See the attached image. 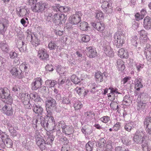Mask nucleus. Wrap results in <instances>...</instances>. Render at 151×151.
<instances>
[{"label":"nucleus","mask_w":151,"mask_h":151,"mask_svg":"<svg viewBox=\"0 0 151 151\" xmlns=\"http://www.w3.org/2000/svg\"><path fill=\"white\" fill-rule=\"evenodd\" d=\"M146 138V136H142L141 133L138 130L134 134L133 141L135 143L141 144L142 149L143 151H148L150 149L149 146L148 140Z\"/></svg>","instance_id":"f257e3e1"},{"label":"nucleus","mask_w":151,"mask_h":151,"mask_svg":"<svg viewBox=\"0 0 151 151\" xmlns=\"http://www.w3.org/2000/svg\"><path fill=\"white\" fill-rule=\"evenodd\" d=\"M114 45L117 48L122 47L124 43L126 38L124 33L122 32H117L114 34Z\"/></svg>","instance_id":"f03ea898"},{"label":"nucleus","mask_w":151,"mask_h":151,"mask_svg":"<svg viewBox=\"0 0 151 151\" xmlns=\"http://www.w3.org/2000/svg\"><path fill=\"white\" fill-rule=\"evenodd\" d=\"M0 98L5 99L4 101V103L10 104L13 102V99L10 94V91L6 88L0 89Z\"/></svg>","instance_id":"7ed1b4c3"},{"label":"nucleus","mask_w":151,"mask_h":151,"mask_svg":"<svg viewBox=\"0 0 151 151\" xmlns=\"http://www.w3.org/2000/svg\"><path fill=\"white\" fill-rule=\"evenodd\" d=\"M47 4L43 1L37 3L32 8L33 11L35 12H40L43 11L46 8Z\"/></svg>","instance_id":"20e7f679"},{"label":"nucleus","mask_w":151,"mask_h":151,"mask_svg":"<svg viewBox=\"0 0 151 151\" xmlns=\"http://www.w3.org/2000/svg\"><path fill=\"white\" fill-rule=\"evenodd\" d=\"M10 72L13 76L19 79H22L24 77L22 70L19 67H13L11 70Z\"/></svg>","instance_id":"39448f33"},{"label":"nucleus","mask_w":151,"mask_h":151,"mask_svg":"<svg viewBox=\"0 0 151 151\" xmlns=\"http://www.w3.org/2000/svg\"><path fill=\"white\" fill-rule=\"evenodd\" d=\"M43 81L40 77H37L34 79L31 84V89L32 90H37L42 85Z\"/></svg>","instance_id":"423d86ee"},{"label":"nucleus","mask_w":151,"mask_h":151,"mask_svg":"<svg viewBox=\"0 0 151 151\" xmlns=\"http://www.w3.org/2000/svg\"><path fill=\"white\" fill-rule=\"evenodd\" d=\"M37 56L40 60L44 61H46L49 59V55L46 50L44 48L39 49Z\"/></svg>","instance_id":"0eeeda50"},{"label":"nucleus","mask_w":151,"mask_h":151,"mask_svg":"<svg viewBox=\"0 0 151 151\" xmlns=\"http://www.w3.org/2000/svg\"><path fill=\"white\" fill-rule=\"evenodd\" d=\"M82 16V14L81 12H76L75 14L71 17V23L73 24H77L81 21V17Z\"/></svg>","instance_id":"6e6552de"},{"label":"nucleus","mask_w":151,"mask_h":151,"mask_svg":"<svg viewBox=\"0 0 151 151\" xmlns=\"http://www.w3.org/2000/svg\"><path fill=\"white\" fill-rule=\"evenodd\" d=\"M11 104L6 103L2 108L3 113L8 116H12L14 112V110L10 106Z\"/></svg>","instance_id":"1a4fd4ad"},{"label":"nucleus","mask_w":151,"mask_h":151,"mask_svg":"<svg viewBox=\"0 0 151 151\" xmlns=\"http://www.w3.org/2000/svg\"><path fill=\"white\" fill-rule=\"evenodd\" d=\"M93 27L100 32H102L105 29L104 24L101 22H95L91 23Z\"/></svg>","instance_id":"9d476101"},{"label":"nucleus","mask_w":151,"mask_h":151,"mask_svg":"<svg viewBox=\"0 0 151 151\" xmlns=\"http://www.w3.org/2000/svg\"><path fill=\"white\" fill-rule=\"evenodd\" d=\"M35 139L37 144L42 150L45 149L46 148V143L42 137L41 136L39 135Z\"/></svg>","instance_id":"9b49d317"},{"label":"nucleus","mask_w":151,"mask_h":151,"mask_svg":"<svg viewBox=\"0 0 151 151\" xmlns=\"http://www.w3.org/2000/svg\"><path fill=\"white\" fill-rule=\"evenodd\" d=\"M144 124L146 128V132L149 135H151V117H147L144 121Z\"/></svg>","instance_id":"f8f14e48"},{"label":"nucleus","mask_w":151,"mask_h":151,"mask_svg":"<svg viewBox=\"0 0 151 151\" xmlns=\"http://www.w3.org/2000/svg\"><path fill=\"white\" fill-rule=\"evenodd\" d=\"M46 108L52 109L56 105L55 100L52 98L47 99L45 101Z\"/></svg>","instance_id":"ddd939ff"},{"label":"nucleus","mask_w":151,"mask_h":151,"mask_svg":"<svg viewBox=\"0 0 151 151\" xmlns=\"http://www.w3.org/2000/svg\"><path fill=\"white\" fill-rule=\"evenodd\" d=\"M87 55L90 58L95 57L97 55V52L95 49L92 47H87L86 50Z\"/></svg>","instance_id":"4468645a"},{"label":"nucleus","mask_w":151,"mask_h":151,"mask_svg":"<svg viewBox=\"0 0 151 151\" xmlns=\"http://www.w3.org/2000/svg\"><path fill=\"white\" fill-rule=\"evenodd\" d=\"M32 110L38 115H42L44 112V109L41 106L35 104L33 105Z\"/></svg>","instance_id":"2eb2a0df"},{"label":"nucleus","mask_w":151,"mask_h":151,"mask_svg":"<svg viewBox=\"0 0 151 151\" xmlns=\"http://www.w3.org/2000/svg\"><path fill=\"white\" fill-rule=\"evenodd\" d=\"M63 15L59 13H55L52 17V22L56 25H59L61 23V19Z\"/></svg>","instance_id":"dca6fc26"},{"label":"nucleus","mask_w":151,"mask_h":151,"mask_svg":"<svg viewBox=\"0 0 151 151\" xmlns=\"http://www.w3.org/2000/svg\"><path fill=\"white\" fill-rule=\"evenodd\" d=\"M8 21L4 19L0 22V34L4 35L7 28Z\"/></svg>","instance_id":"f3484780"},{"label":"nucleus","mask_w":151,"mask_h":151,"mask_svg":"<svg viewBox=\"0 0 151 151\" xmlns=\"http://www.w3.org/2000/svg\"><path fill=\"white\" fill-rule=\"evenodd\" d=\"M144 53L147 60L151 61V46L150 44H147L145 47Z\"/></svg>","instance_id":"a211bd4d"},{"label":"nucleus","mask_w":151,"mask_h":151,"mask_svg":"<svg viewBox=\"0 0 151 151\" xmlns=\"http://www.w3.org/2000/svg\"><path fill=\"white\" fill-rule=\"evenodd\" d=\"M143 26L144 28L147 30L151 27V19L148 16L145 17L144 19Z\"/></svg>","instance_id":"6ab92c4d"},{"label":"nucleus","mask_w":151,"mask_h":151,"mask_svg":"<svg viewBox=\"0 0 151 151\" xmlns=\"http://www.w3.org/2000/svg\"><path fill=\"white\" fill-rule=\"evenodd\" d=\"M0 48L4 52H8L9 51V47L5 41L0 42Z\"/></svg>","instance_id":"aec40b11"},{"label":"nucleus","mask_w":151,"mask_h":151,"mask_svg":"<svg viewBox=\"0 0 151 151\" xmlns=\"http://www.w3.org/2000/svg\"><path fill=\"white\" fill-rule=\"evenodd\" d=\"M63 132L65 133L66 135H70L74 132L73 127L71 126L65 125V127L63 128Z\"/></svg>","instance_id":"412c9836"},{"label":"nucleus","mask_w":151,"mask_h":151,"mask_svg":"<svg viewBox=\"0 0 151 151\" xmlns=\"http://www.w3.org/2000/svg\"><path fill=\"white\" fill-rule=\"evenodd\" d=\"M105 75L101 72L99 71L96 73L95 78L96 81L97 83L102 82L103 81V78L105 77Z\"/></svg>","instance_id":"4be33fe9"},{"label":"nucleus","mask_w":151,"mask_h":151,"mask_svg":"<svg viewBox=\"0 0 151 151\" xmlns=\"http://www.w3.org/2000/svg\"><path fill=\"white\" fill-rule=\"evenodd\" d=\"M65 123L63 121H61L56 124V125L54 126L53 127V130H56L57 131H59L61 129L63 130V128L65 127Z\"/></svg>","instance_id":"5701e85b"},{"label":"nucleus","mask_w":151,"mask_h":151,"mask_svg":"<svg viewBox=\"0 0 151 151\" xmlns=\"http://www.w3.org/2000/svg\"><path fill=\"white\" fill-rule=\"evenodd\" d=\"M142 79L140 78H137L134 81L135 86V89L138 91L140 90V88L143 87V85L141 83Z\"/></svg>","instance_id":"b1692460"},{"label":"nucleus","mask_w":151,"mask_h":151,"mask_svg":"<svg viewBox=\"0 0 151 151\" xmlns=\"http://www.w3.org/2000/svg\"><path fill=\"white\" fill-rule=\"evenodd\" d=\"M104 51L105 53L107 56L110 57L114 56V53L111 47L109 45H107L104 47Z\"/></svg>","instance_id":"393cba45"},{"label":"nucleus","mask_w":151,"mask_h":151,"mask_svg":"<svg viewBox=\"0 0 151 151\" xmlns=\"http://www.w3.org/2000/svg\"><path fill=\"white\" fill-rule=\"evenodd\" d=\"M4 145V149L6 147L7 148H12V147L13 142L12 140L9 137L3 142Z\"/></svg>","instance_id":"a878e982"},{"label":"nucleus","mask_w":151,"mask_h":151,"mask_svg":"<svg viewBox=\"0 0 151 151\" xmlns=\"http://www.w3.org/2000/svg\"><path fill=\"white\" fill-rule=\"evenodd\" d=\"M134 122H132L125 124L124 129L128 132H130L131 129H133L134 127Z\"/></svg>","instance_id":"bb28decb"},{"label":"nucleus","mask_w":151,"mask_h":151,"mask_svg":"<svg viewBox=\"0 0 151 151\" xmlns=\"http://www.w3.org/2000/svg\"><path fill=\"white\" fill-rule=\"evenodd\" d=\"M118 55L121 58H128V54L125 51L124 49H120L118 52Z\"/></svg>","instance_id":"cd10ccee"},{"label":"nucleus","mask_w":151,"mask_h":151,"mask_svg":"<svg viewBox=\"0 0 151 151\" xmlns=\"http://www.w3.org/2000/svg\"><path fill=\"white\" fill-rule=\"evenodd\" d=\"M48 48L50 50H55L57 49L58 46L57 42L55 41H51L50 42L48 45Z\"/></svg>","instance_id":"c85d7f7f"},{"label":"nucleus","mask_w":151,"mask_h":151,"mask_svg":"<svg viewBox=\"0 0 151 151\" xmlns=\"http://www.w3.org/2000/svg\"><path fill=\"white\" fill-rule=\"evenodd\" d=\"M55 138V136L53 134H50L46 139L45 143L46 145H51L52 143Z\"/></svg>","instance_id":"c756f323"},{"label":"nucleus","mask_w":151,"mask_h":151,"mask_svg":"<svg viewBox=\"0 0 151 151\" xmlns=\"http://www.w3.org/2000/svg\"><path fill=\"white\" fill-rule=\"evenodd\" d=\"M27 14H28V13L26 9H19V11L17 10V14L20 17H22L26 15Z\"/></svg>","instance_id":"7c9ffc66"},{"label":"nucleus","mask_w":151,"mask_h":151,"mask_svg":"<svg viewBox=\"0 0 151 151\" xmlns=\"http://www.w3.org/2000/svg\"><path fill=\"white\" fill-rule=\"evenodd\" d=\"M29 64L27 63H23L19 66V68L21 70H23L26 72L29 70Z\"/></svg>","instance_id":"2f4dec72"},{"label":"nucleus","mask_w":151,"mask_h":151,"mask_svg":"<svg viewBox=\"0 0 151 151\" xmlns=\"http://www.w3.org/2000/svg\"><path fill=\"white\" fill-rule=\"evenodd\" d=\"M94 142L93 141H89L86 145L85 148L87 151H92L93 149Z\"/></svg>","instance_id":"473e14b6"},{"label":"nucleus","mask_w":151,"mask_h":151,"mask_svg":"<svg viewBox=\"0 0 151 151\" xmlns=\"http://www.w3.org/2000/svg\"><path fill=\"white\" fill-rule=\"evenodd\" d=\"M56 84V81L53 80H48L45 82V85L50 88L53 87Z\"/></svg>","instance_id":"72a5a7b5"},{"label":"nucleus","mask_w":151,"mask_h":151,"mask_svg":"<svg viewBox=\"0 0 151 151\" xmlns=\"http://www.w3.org/2000/svg\"><path fill=\"white\" fill-rule=\"evenodd\" d=\"M88 25L87 22L85 21L82 22L80 23L79 26L80 29L83 31H86L88 27Z\"/></svg>","instance_id":"f704fd0d"},{"label":"nucleus","mask_w":151,"mask_h":151,"mask_svg":"<svg viewBox=\"0 0 151 151\" xmlns=\"http://www.w3.org/2000/svg\"><path fill=\"white\" fill-rule=\"evenodd\" d=\"M70 78L72 81L75 84H78L81 82L80 79L78 78L76 75H73Z\"/></svg>","instance_id":"c9c22d12"},{"label":"nucleus","mask_w":151,"mask_h":151,"mask_svg":"<svg viewBox=\"0 0 151 151\" xmlns=\"http://www.w3.org/2000/svg\"><path fill=\"white\" fill-rule=\"evenodd\" d=\"M106 7H102L104 9V12L106 14H111L112 12L111 5H109V6H106Z\"/></svg>","instance_id":"e433bc0d"},{"label":"nucleus","mask_w":151,"mask_h":151,"mask_svg":"<svg viewBox=\"0 0 151 151\" xmlns=\"http://www.w3.org/2000/svg\"><path fill=\"white\" fill-rule=\"evenodd\" d=\"M45 119L47 120V122L49 123L50 125H52V127L55 126L56 122L54 118L52 116L45 117Z\"/></svg>","instance_id":"4c0bfd02"},{"label":"nucleus","mask_w":151,"mask_h":151,"mask_svg":"<svg viewBox=\"0 0 151 151\" xmlns=\"http://www.w3.org/2000/svg\"><path fill=\"white\" fill-rule=\"evenodd\" d=\"M18 43L22 45V47L19 48V51L21 52L26 51L27 50L26 44L24 42L21 41H19Z\"/></svg>","instance_id":"58836bf2"},{"label":"nucleus","mask_w":151,"mask_h":151,"mask_svg":"<svg viewBox=\"0 0 151 151\" xmlns=\"http://www.w3.org/2000/svg\"><path fill=\"white\" fill-rule=\"evenodd\" d=\"M32 96V99H34L35 102H38L41 99L40 96L36 93H32L30 95Z\"/></svg>","instance_id":"ea45409f"},{"label":"nucleus","mask_w":151,"mask_h":151,"mask_svg":"<svg viewBox=\"0 0 151 151\" xmlns=\"http://www.w3.org/2000/svg\"><path fill=\"white\" fill-rule=\"evenodd\" d=\"M6 60L5 58L0 57V69L2 70L6 66Z\"/></svg>","instance_id":"a19ab883"},{"label":"nucleus","mask_w":151,"mask_h":151,"mask_svg":"<svg viewBox=\"0 0 151 151\" xmlns=\"http://www.w3.org/2000/svg\"><path fill=\"white\" fill-rule=\"evenodd\" d=\"M85 115L87 118L91 120L94 117L95 114L93 111H90L85 112Z\"/></svg>","instance_id":"79ce46f5"},{"label":"nucleus","mask_w":151,"mask_h":151,"mask_svg":"<svg viewBox=\"0 0 151 151\" xmlns=\"http://www.w3.org/2000/svg\"><path fill=\"white\" fill-rule=\"evenodd\" d=\"M100 2L102 3V7H106L107 6H109V5H112L111 1L110 0H102L100 1Z\"/></svg>","instance_id":"37998d69"},{"label":"nucleus","mask_w":151,"mask_h":151,"mask_svg":"<svg viewBox=\"0 0 151 151\" xmlns=\"http://www.w3.org/2000/svg\"><path fill=\"white\" fill-rule=\"evenodd\" d=\"M96 17L99 19H101L104 18L103 13L101 11H97L96 13Z\"/></svg>","instance_id":"c03bdc74"},{"label":"nucleus","mask_w":151,"mask_h":151,"mask_svg":"<svg viewBox=\"0 0 151 151\" xmlns=\"http://www.w3.org/2000/svg\"><path fill=\"white\" fill-rule=\"evenodd\" d=\"M122 141L124 144L127 145H129L131 143V140L126 136L122 138Z\"/></svg>","instance_id":"a18cd8bd"},{"label":"nucleus","mask_w":151,"mask_h":151,"mask_svg":"<svg viewBox=\"0 0 151 151\" xmlns=\"http://www.w3.org/2000/svg\"><path fill=\"white\" fill-rule=\"evenodd\" d=\"M59 7V11L61 12H67L69 10V8L68 6H62L60 5Z\"/></svg>","instance_id":"49530a36"},{"label":"nucleus","mask_w":151,"mask_h":151,"mask_svg":"<svg viewBox=\"0 0 151 151\" xmlns=\"http://www.w3.org/2000/svg\"><path fill=\"white\" fill-rule=\"evenodd\" d=\"M62 101V103L66 104H70V101L68 97H67L64 96L61 99Z\"/></svg>","instance_id":"de8ad7c7"},{"label":"nucleus","mask_w":151,"mask_h":151,"mask_svg":"<svg viewBox=\"0 0 151 151\" xmlns=\"http://www.w3.org/2000/svg\"><path fill=\"white\" fill-rule=\"evenodd\" d=\"M106 143V141L103 138H101L98 140V145L99 147H102L104 146Z\"/></svg>","instance_id":"09e8293b"},{"label":"nucleus","mask_w":151,"mask_h":151,"mask_svg":"<svg viewBox=\"0 0 151 151\" xmlns=\"http://www.w3.org/2000/svg\"><path fill=\"white\" fill-rule=\"evenodd\" d=\"M31 43L33 45L35 46V47L38 46L40 44L39 40L35 35L34 36V37L31 41Z\"/></svg>","instance_id":"8fccbe9b"},{"label":"nucleus","mask_w":151,"mask_h":151,"mask_svg":"<svg viewBox=\"0 0 151 151\" xmlns=\"http://www.w3.org/2000/svg\"><path fill=\"white\" fill-rule=\"evenodd\" d=\"M48 89L47 87L43 86H41L40 88V89L39 90V92L41 93H42L45 94L48 91Z\"/></svg>","instance_id":"3c124183"},{"label":"nucleus","mask_w":151,"mask_h":151,"mask_svg":"<svg viewBox=\"0 0 151 151\" xmlns=\"http://www.w3.org/2000/svg\"><path fill=\"white\" fill-rule=\"evenodd\" d=\"M115 151H129L128 149L125 148L124 146H120L116 147L115 149Z\"/></svg>","instance_id":"603ef678"},{"label":"nucleus","mask_w":151,"mask_h":151,"mask_svg":"<svg viewBox=\"0 0 151 151\" xmlns=\"http://www.w3.org/2000/svg\"><path fill=\"white\" fill-rule=\"evenodd\" d=\"M8 137L7 135L0 130V138H1L3 142Z\"/></svg>","instance_id":"864d4df0"},{"label":"nucleus","mask_w":151,"mask_h":151,"mask_svg":"<svg viewBox=\"0 0 151 151\" xmlns=\"http://www.w3.org/2000/svg\"><path fill=\"white\" fill-rule=\"evenodd\" d=\"M90 37L88 35H83L82 36V40L83 42H87L90 40Z\"/></svg>","instance_id":"5fc2aeb1"},{"label":"nucleus","mask_w":151,"mask_h":151,"mask_svg":"<svg viewBox=\"0 0 151 151\" xmlns=\"http://www.w3.org/2000/svg\"><path fill=\"white\" fill-rule=\"evenodd\" d=\"M42 122H41V125L45 129H46L48 127L49 123L47 122V120H46L45 119L44 121Z\"/></svg>","instance_id":"6e6d98bb"},{"label":"nucleus","mask_w":151,"mask_h":151,"mask_svg":"<svg viewBox=\"0 0 151 151\" xmlns=\"http://www.w3.org/2000/svg\"><path fill=\"white\" fill-rule=\"evenodd\" d=\"M100 119L102 122L106 123L110 120V119L109 117L106 116L101 118Z\"/></svg>","instance_id":"4d7b16f0"},{"label":"nucleus","mask_w":151,"mask_h":151,"mask_svg":"<svg viewBox=\"0 0 151 151\" xmlns=\"http://www.w3.org/2000/svg\"><path fill=\"white\" fill-rule=\"evenodd\" d=\"M9 56L10 58L14 59L17 57V54L15 52L12 51L10 52Z\"/></svg>","instance_id":"13d9d810"},{"label":"nucleus","mask_w":151,"mask_h":151,"mask_svg":"<svg viewBox=\"0 0 151 151\" xmlns=\"http://www.w3.org/2000/svg\"><path fill=\"white\" fill-rule=\"evenodd\" d=\"M70 146L68 144H64L61 148V151H70Z\"/></svg>","instance_id":"bf43d9fd"},{"label":"nucleus","mask_w":151,"mask_h":151,"mask_svg":"<svg viewBox=\"0 0 151 151\" xmlns=\"http://www.w3.org/2000/svg\"><path fill=\"white\" fill-rule=\"evenodd\" d=\"M121 123L117 122L113 127V129L114 131H116L119 129Z\"/></svg>","instance_id":"052dcab7"},{"label":"nucleus","mask_w":151,"mask_h":151,"mask_svg":"<svg viewBox=\"0 0 151 151\" xmlns=\"http://www.w3.org/2000/svg\"><path fill=\"white\" fill-rule=\"evenodd\" d=\"M75 90L79 95H81L83 94L84 91L83 88H81L78 87H77L75 89Z\"/></svg>","instance_id":"680f3d73"},{"label":"nucleus","mask_w":151,"mask_h":151,"mask_svg":"<svg viewBox=\"0 0 151 151\" xmlns=\"http://www.w3.org/2000/svg\"><path fill=\"white\" fill-rule=\"evenodd\" d=\"M83 106V105L80 102L76 103L74 105V107L76 109H79Z\"/></svg>","instance_id":"e2e57ef3"},{"label":"nucleus","mask_w":151,"mask_h":151,"mask_svg":"<svg viewBox=\"0 0 151 151\" xmlns=\"http://www.w3.org/2000/svg\"><path fill=\"white\" fill-rule=\"evenodd\" d=\"M46 110L47 111V113L45 116V117H48L49 116H52V114L51 111L52 109H50L49 108H46Z\"/></svg>","instance_id":"0e129e2a"},{"label":"nucleus","mask_w":151,"mask_h":151,"mask_svg":"<svg viewBox=\"0 0 151 151\" xmlns=\"http://www.w3.org/2000/svg\"><path fill=\"white\" fill-rule=\"evenodd\" d=\"M65 79H62L61 77H60L58 80L57 83L59 85L61 86L65 83Z\"/></svg>","instance_id":"69168bd1"},{"label":"nucleus","mask_w":151,"mask_h":151,"mask_svg":"<svg viewBox=\"0 0 151 151\" xmlns=\"http://www.w3.org/2000/svg\"><path fill=\"white\" fill-rule=\"evenodd\" d=\"M134 39H133L132 40L131 42L133 45H134L135 46L137 47V45L138 43L137 40H138V38L137 36L134 37Z\"/></svg>","instance_id":"338daca9"},{"label":"nucleus","mask_w":151,"mask_h":151,"mask_svg":"<svg viewBox=\"0 0 151 151\" xmlns=\"http://www.w3.org/2000/svg\"><path fill=\"white\" fill-rule=\"evenodd\" d=\"M135 17L136 20L137 21L142 19L144 17V16L143 15H142L141 14L140 15L138 13L135 14Z\"/></svg>","instance_id":"774afa93"}]
</instances>
